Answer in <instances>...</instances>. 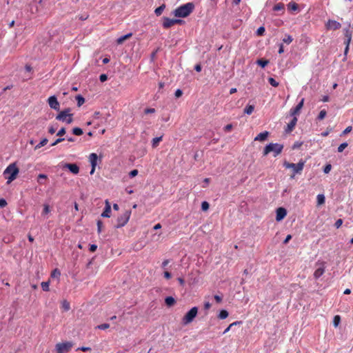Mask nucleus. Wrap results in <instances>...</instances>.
Returning a JSON list of instances; mask_svg holds the SVG:
<instances>
[{
  "label": "nucleus",
  "instance_id": "obj_1",
  "mask_svg": "<svg viewBox=\"0 0 353 353\" xmlns=\"http://www.w3.org/2000/svg\"><path fill=\"white\" fill-rule=\"evenodd\" d=\"M194 9V4L189 2L176 8L173 12V14L176 17L185 18L188 17L193 12Z\"/></svg>",
  "mask_w": 353,
  "mask_h": 353
},
{
  "label": "nucleus",
  "instance_id": "obj_2",
  "mask_svg": "<svg viewBox=\"0 0 353 353\" xmlns=\"http://www.w3.org/2000/svg\"><path fill=\"white\" fill-rule=\"evenodd\" d=\"M19 170L16 163L10 164L4 170L3 175L8 179L7 183L9 184L13 181L17 176Z\"/></svg>",
  "mask_w": 353,
  "mask_h": 353
},
{
  "label": "nucleus",
  "instance_id": "obj_3",
  "mask_svg": "<svg viewBox=\"0 0 353 353\" xmlns=\"http://www.w3.org/2000/svg\"><path fill=\"white\" fill-rule=\"evenodd\" d=\"M283 145L279 143H270L267 145L263 150V155L266 156L270 152H274V157H276L281 153Z\"/></svg>",
  "mask_w": 353,
  "mask_h": 353
},
{
  "label": "nucleus",
  "instance_id": "obj_4",
  "mask_svg": "<svg viewBox=\"0 0 353 353\" xmlns=\"http://www.w3.org/2000/svg\"><path fill=\"white\" fill-rule=\"evenodd\" d=\"M56 119L70 124L73 122V114L70 113V109L67 108L61 111L56 116Z\"/></svg>",
  "mask_w": 353,
  "mask_h": 353
},
{
  "label": "nucleus",
  "instance_id": "obj_5",
  "mask_svg": "<svg viewBox=\"0 0 353 353\" xmlns=\"http://www.w3.org/2000/svg\"><path fill=\"white\" fill-rule=\"evenodd\" d=\"M304 165H305V162L303 161H300L296 164L293 163H289L288 161H284V163H283V166L285 168L292 169L293 175L291 176L292 178H293L296 174H299L302 172Z\"/></svg>",
  "mask_w": 353,
  "mask_h": 353
},
{
  "label": "nucleus",
  "instance_id": "obj_6",
  "mask_svg": "<svg viewBox=\"0 0 353 353\" xmlns=\"http://www.w3.org/2000/svg\"><path fill=\"white\" fill-rule=\"evenodd\" d=\"M198 313V307H192L183 317L182 323L184 325H188L193 321Z\"/></svg>",
  "mask_w": 353,
  "mask_h": 353
},
{
  "label": "nucleus",
  "instance_id": "obj_7",
  "mask_svg": "<svg viewBox=\"0 0 353 353\" xmlns=\"http://www.w3.org/2000/svg\"><path fill=\"white\" fill-rule=\"evenodd\" d=\"M131 215L130 210H125L121 215L117 218V223L115 225L116 228H119L127 224Z\"/></svg>",
  "mask_w": 353,
  "mask_h": 353
},
{
  "label": "nucleus",
  "instance_id": "obj_8",
  "mask_svg": "<svg viewBox=\"0 0 353 353\" xmlns=\"http://www.w3.org/2000/svg\"><path fill=\"white\" fill-rule=\"evenodd\" d=\"M316 269L314 272V277L317 279L321 276L325 271V262L318 261L316 263Z\"/></svg>",
  "mask_w": 353,
  "mask_h": 353
},
{
  "label": "nucleus",
  "instance_id": "obj_9",
  "mask_svg": "<svg viewBox=\"0 0 353 353\" xmlns=\"http://www.w3.org/2000/svg\"><path fill=\"white\" fill-rule=\"evenodd\" d=\"M72 345L70 342L57 343L56 345L57 353H68L72 348Z\"/></svg>",
  "mask_w": 353,
  "mask_h": 353
},
{
  "label": "nucleus",
  "instance_id": "obj_10",
  "mask_svg": "<svg viewBox=\"0 0 353 353\" xmlns=\"http://www.w3.org/2000/svg\"><path fill=\"white\" fill-rule=\"evenodd\" d=\"M325 27L327 30H336L341 28V25L335 20L329 19L325 24Z\"/></svg>",
  "mask_w": 353,
  "mask_h": 353
},
{
  "label": "nucleus",
  "instance_id": "obj_11",
  "mask_svg": "<svg viewBox=\"0 0 353 353\" xmlns=\"http://www.w3.org/2000/svg\"><path fill=\"white\" fill-rule=\"evenodd\" d=\"M48 102L49 104V106L55 110H59L60 108V105L59 101H57V99L55 96H51L48 98Z\"/></svg>",
  "mask_w": 353,
  "mask_h": 353
},
{
  "label": "nucleus",
  "instance_id": "obj_12",
  "mask_svg": "<svg viewBox=\"0 0 353 353\" xmlns=\"http://www.w3.org/2000/svg\"><path fill=\"white\" fill-rule=\"evenodd\" d=\"M98 156L96 153H91L89 156V161L92 165L90 174H93L97 164Z\"/></svg>",
  "mask_w": 353,
  "mask_h": 353
},
{
  "label": "nucleus",
  "instance_id": "obj_13",
  "mask_svg": "<svg viewBox=\"0 0 353 353\" xmlns=\"http://www.w3.org/2000/svg\"><path fill=\"white\" fill-rule=\"evenodd\" d=\"M303 104H304V99H302L295 108H292L290 110V114L294 117H295V115L299 114L300 111L303 106Z\"/></svg>",
  "mask_w": 353,
  "mask_h": 353
},
{
  "label": "nucleus",
  "instance_id": "obj_14",
  "mask_svg": "<svg viewBox=\"0 0 353 353\" xmlns=\"http://www.w3.org/2000/svg\"><path fill=\"white\" fill-rule=\"evenodd\" d=\"M287 214V211L283 208H279L276 210V220L280 221L285 218Z\"/></svg>",
  "mask_w": 353,
  "mask_h": 353
},
{
  "label": "nucleus",
  "instance_id": "obj_15",
  "mask_svg": "<svg viewBox=\"0 0 353 353\" xmlns=\"http://www.w3.org/2000/svg\"><path fill=\"white\" fill-rule=\"evenodd\" d=\"M343 31L345 36L344 43L345 44V46H350V43L352 40V32L348 28H345Z\"/></svg>",
  "mask_w": 353,
  "mask_h": 353
},
{
  "label": "nucleus",
  "instance_id": "obj_16",
  "mask_svg": "<svg viewBox=\"0 0 353 353\" xmlns=\"http://www.w3.org/2000/svg\"><path fill=\"white\" fill-rule=\"evenodd\" d=\"M63 168H68L72 173L74 174H78L79 172V168L75 163H65Z\"/></svg>",
  "mask_w": 353,
  "mask_h": 353
},
{
  "label": "nucleus",
  "instance_id": "obj_17",
  "mask_svg": "<svg viewBox=\"0 0 353 353\" xmlns=\"http://www.w3.org/2000/svg\"><path fill=\"white\" fill-rule=\"evenodd\" d=\"M110 214H111L110 203H109V201L108 200H106L105 201V206L103 212L101 214V216L109 218V217H110Z\"/></svg>",
  "mask_w": 353,
  "mask_h": 353
},
{
  "label": "nucleus",
  "instance_id": "obj_18",
  "mask_svg": "<svg viewBox=\"0 0 353 353\" xmlns=\"http://www.w3.org/2000/svg\"><path fill=\"white\" fill-rule=\"evenodd\" d=\"M296 123H297V118L296 117H294L292 118V121L287 125V127L285 130V132L286 133L291 132L294 130Z\"/></svg>",
  "mask_w": 353,
  "mask_h": 353
},
{
  "label": "nucleus",
  "instance_id": "obj_19",
  "mask_svg": "<svg viewBox=\"0 0 353 353\" xmlns=\"http://www.w3.org/2000/svg\"><path fill=\"white\" fill-rule=\"evenodd\" d=\"M174 24V19H170L168 17H164L163 18V27L165 28V29H168V28H170V27L173 26Z\"/></svg>",
  "mask_w": 353,
  "mask_h": 353
},
{
  "label": "nucleus",
  "instance_id": "obj_20",
  "mask_svg": "<svg viewBox=\"0 0 353 353\" xmlns=\"http://www.w3.org/2000/svg\"><path fill=\"white\" fill-rule=\"evenodd\" d=\"M268 134L269 132L268 131L261 132L254 138V141H263L268 138Z\"/></svg>",
  "mask_w": 353,
  "mask_h": 353
},
{
  "label": "nucleus",
  "instance_id": "obj_21",
  "mask_svg": "<svg viewBox=\"0 0 353 353\" xmlns=\"http://www.w3.org/2000/svg\"><path fill=\"white\" fill-rule=\"evenodd\" d=\"M132 36V33H128L125 35L121 36L117 39V43L118 45L122 44L125 40L130 39Z\"/></svg>",
  "mask_w": 353,
  "mask_h": 353
},
{
  "label": "nucleus",
  "instance_id": "obj_22",
  "mask_svg": "<svg viewBox=\"0 0 353 353\" xmlns=\"http://www.w3.org/2000/svg\"><path fill=\"white\" fill-rule=\"evenodd\" d=\"M165 303L167 306L171 307L175 304L176 301L172 296H167L165 299Z\"/></svg>",
  "mask_w": 353,
  "mask_h": 353
},
{
  "label": "nucleus",
  "instance_id": "obj_23",
  "mask_svg": "<svg viewBox=\"0 0 353 353\" xmlns=\"http://www.w3.org/2000/svg\"><path fill=\"white\" fill-rule=\"evenodd\" d=\"M288 9L290 11H296L299 9V6L295 2H290L288 4Z\"/></svg>",
  "mask_w": 353,
  "mask_h": 353
},
{
  "label": "nucleus",
  "instance_id": "obj_24",
  "mask_svg": "<svg viewBox=\"0 0 353 353\" xmlns=\"http://www.w3.org/2000/svg\"><path fill=\"white\" fill-rule=\"evenodd\" d=\"M165 8V5L162 4L159 7L157 8L154 10V13L157 16H160Z\"/></svg>",
  "mask_w": 353,
  "mask_h": 353
},
{
  "label": "nucleus",
  "instance_id": "obj_25",
  "mask_svg": "<svg viewBox=\"0 0 353 353\" xmlns=\"http://www.w3.org/2000/svg\"><path fill=\"white\" fill-rule=\"evenodd\" d=\"M162 138H163L162 136L154 138L152 141V148H154L157 147L159 142L162 141Z\"/></svg>",
  "mask_w": 353,
  "mask_h": 353
},
{
  "label": "nucleus",
  "instance_id": "obj_26",
  "mask_svg": "<svg viewBox=\"0 0 353 353\" xmlns=\"http://www.w3.org/2000/svg\"><path fill=\"white\" fill-rule=\"evenodd\" d=\"M48 140L46 138H43L35 147L34 150H38L41 148V147L46 145L48 143Z\"/></svg>",
  "mask_w": 353,
  "mask_h": 353
},
{
  "label": "nucleus",
  "instance_id": "obj_27",
  "mask_svg": "<svg viewBox=\"0 0 353 353\" xmlns=\"http://www.w3.org/2000/svg\"><path fill=\"white\" fill-rule=\"evenodd\" d=\"M256 63L262 68H265L268 63L269 61L266 59H258Z\"/></svg>",
  "mask_w": 353,
  "mask_h": 353
},
{
  "label": "nucleus",
  "instance_id": "obj_28",
  "mask_svg": "<svg viewBox=\"0 0 353 353\" xmlns=\"http://www.w3.org/2000/svg\"><path fill=\"white\" fill-rule=\"evenodd\" d=\"M284 8H285V6L283 3H276L274 7H273V10L274 11H283L284 10Z\"/></svg>",
  "mask_w": 353,
  "mask_h": 353
},
{
  "label": "nucleus",
  "instance_id": "obj_29",
  "mask_svg": "<svg viewBox=\"0 0 353 353\" xmlns=\"http://www.w3.org/2000/svg\"><path fill=\"white\" fill-rule=\"evenodd\" d=\"M254 107L252 105H248L244 109V112L247 114H251L254 111Z\"/></svg>",
  "mask_w": 353,
  "mask_h": 353
},
{
  "label": "nucleus",
  "instance_id": "obj_30",
  "mask_svg": "<svg viewBox=\"0 0 353 353\" xmlns=\"http://www.w3.org/2000/svg\"><path fill=\"white\" fill-rule=\"evenodd\" d=\"M76 99L77 101L78 107L81 106L85 103V99L81 95H77Z\"/></svg>",
  "mask_w": 353,
  "mask_h": 353
},
{
  "label": "nucleus",
  "instance_id": "obj_31",
  "mask_svg": "<svg viewBox=\"0 0 353 353\" xmlns=\"http://www.w3.org/2000/svg\"><path fill=\"white\" fill-rule=\"evenodd\" d=\"M228 315H229V314H228V311H226L225 310H222L219 314V318L220 319H225L228 316Z\"/></svg>",
  "mask_w": 353,
  "mask_h": 353
},
{
  "label": "nucleus",
  "instance_id": "obj_32",
  "mask_svg": "<svg viewBox=\"0 0 353 353\" xmlns=\"http://www.w3.org/2000/svg\"><path fill=\"white\" fill-rule=\"evenodd\" d=\"M316 199L318 205H320L325 203V196L323 194H318Z\"/></svg>",
  "mask_w": 353,
  "mask_h": 353
},
{
  "label": "nucleus",
  "instance_id": "obj_33",
  "mask_svg": "<svg viewBox=\"0 0 353 353\" xmlns=\"http://www.w3.org/2000/svg\"><path fill=\"white\" fill-rule=\"evenodd\" d=\"M72 133L77 136H80L83 134V132L80 128H74L72 129Z\"/></svg>",
  "mask_w": 353,
  "mask_h": 353
},
{
  "label": "nucleus",
  "instance_id": "obj_34",
  "mask_svg": "<svg viewBox=\"0 0 353 353\" xmlns=\"http://www.w3.org/2000/svg\"><path fill=\"white\" fill-rule=\"evenodd\" d=\"M61 275V272L57 269H54L51 273V277L59 278Z\"/></svg>",
  "mask_w": 353,
  "mask_h": 353
},
{
  "label": "nucleus",
  "instance_id": "obj_35",
  "mask_svg": "<svg viewBox=\"0 0 353 353\" xmlns=\"http://www.w3.org/2000/svg\"><path fill=\"white\" fill-rule=\"evenodd\" d=\"M49 285H50V282L49 281H46V282H42L41 283V288L43 289V291L45 292H48L49 291Z\"/></svg>",
  "mask_w": 353,
  "mask_h": 353
},
{
  "label": "nucleus",
  "instance_id": "obj_36",
  "mask_svg": "<svg viewBox=\"0 0 353 353\" xmlns=\"http://www.w3.org/2000/svg\"><path fill=\"white\" fill-rule=\"evenodd\" d=\"M268 82L270 83V84L273 86V87H277L279 86V82H277L274 78L272 77H270L268 79Z\"/></svg>",
  "mask_w": 353,
  "mask_h": 353
},
{
  "label": "nucleus",
  "instance_id": "obj_37",
  "mask_svg": "<svg viewBox=\"0 0 353 353\" xmlns=\"http://www.w3.org/2000/svg\"><path fill=\"white\" fill-rule=\"evenodd\" d=\"M326 114H327L326 110H322L320 111V112H319V114L318 115L317 119L319 120H323L325 117Z\"/></svg>",
  "mask_w": 353,
  "mask_h": 353
},
{
  "label": "nucleus",
  "instance_id": "obj_38",
  "mask_svg": "<svg viewBox=\"0 0 353 353\" xmlns=\"http://www.w3.org/2000/svg\"><path fill=\"white\" fill-rule=\"evenodd\" d=\"M293 38L290 35H287L284 39H283V41L287 44H290L292 42Z\"/></svg>",
  "mask_w": 353,
  "mask_h": 353
},
{
  "label": "nucleus",
  "instance_id": "obj_39",
  "mask_svg": "<svg viewBox=\"0 0 353 353\" xmlns=\"http://www.w3.org/2000/svg\"><path fill=\"white\" fill-rule=\"evenodd\" d=\"M348 144L347 143H343L338 147V152H342L347 147Z\"/></svg>",
  "mask_w": 353,
  "mask_h": 353
},
{
  "label": "nucleus",
  "instance_id": "obj_40",
  "mask_svg": "<svg viewBox=\"0 0 353 353\" xmlns=\"http://www.w3.org/2000/svg\"><path fill=\"white\" fill-rule=\"evenodd\" d=\"M110 327V324L108 323H103L101 325H99L96 327V328L99 330H106Z\"/></svg>",
  "mask_w": 353,
  "mask_h": 353
},
{
  "label": "nucleus",
  "instance_id": "obj_41",
  "mask_svg": "<svg viewBox=\"0 0 353 353\" xmlns=\"http://www.w3.org/2000/svg\"><path fill=\"white\" fill-rule=\"evenodd\" d=\"M241 322V321H235L232 323H231L223 332V334H226L228 332H229V330H230V328L234 326V325H236L237 324H240Z\"/></svg>",
  "mask_w": 353,
  "mask_h": 353
},
{
  "label": "nucleus",
  "instance_id": "obj_42",
  "mask_svg": "<svg viewBox=\"0 0 353 353\" xmlns=\"http://www.w3.org/2000/svg\"><path fill=\"white\" fill-rule=\"evenodd\" d=\"M265 31V28L263 26H261L257 29L256 34L258 36H262L264 34Z\"/></svg>",
  "mask_w": 353,
  "mask_h": 353
},
{
  "label": "nucleus",
  "instance_id": "obj_43",
  "mask_svg": "<svg viewBox=\"0 0 353 353\" xmlns=\"http://www.w3.org/2000/svg\"><path fill=\"white\" fill-rule=\"evenodd\" d=\"M62 307L65 311H68L70 309V303L67 301H64L62 303Z\"/></svg>",
  "mask_w": 353,
  "mask_h": 353
},
{
  "label": "nucleus",
  "instance_id": "obj_44",
  "mask_svg": "<svg viewBox=\"0 0 353 353\" xmlns=\"http://www.w3.org/2000/svg\"><path fill=\"white\" fill-rule=\"evenodd\" d=\"M341 318L339 315H336L334 317L333 324L335 327H337L340 323Z\"/></svg>",
  "mask_w": 353,
  "mask_h": 353
},
{
  "label": "nucleus",
  "instance_id": "obj_45",
  "mask_svg": "<svg viewBox=\"0 0 353 353\" xmlns=\"http://www.w3.org/2000/svg\"><path fill=\"white\" fill-rule=\"evenodd\" d=\"M210 205L207 201H203L201 203V209L203 211H207L209 209Z\"/></svg>",
  "mask_w": 353,
  "mask_h": 353
},
{
  "label": "nucleus",
  "instance_id": "obj_46",
  "mask_svg": "<svg viewBox=\"0 0 353 353\" xmlns=\"http://www.w3.org/2000/svg\"><path fill=\"white\" fill-rule=\"evenodd\" d=\"M50 212V209L49 205L48 204H45L43 205V209L42 214H47Z\"/></svg>",
  "mask_w": 353,
  "mask_h": 353
},
{
  "label": "nucleus",
  "instance_id": "obj_47",
  "mask_svg": "<svg viewBox=\"0 0 353 353\" xmlns=\"http://www.w3.org/2000/svg\"><path fill=\"white\" fill-rule=\"evenodd\" d=\"M47 179V175H46L44 174H39L38 175V182L40 184H43V183L41 180H43V179Z\"/></svg>",
  "mask_w": 353,
  "mask_h": 353
},
{
  "label": "nucleus",
  "instance_id": "obj_48",
  "mask_svg": "<svg viewBox=\"0 0 353 353\" xmlns=\"http://www.w3.org/2000/svg\"><path fill=\"white\" fill-rule=\"evenodd\" d=\"M65 134V128H61L57 133V136H59V137H60V138H61V137L63 136Z\"/></svg>",
  "mask_w": 353,
  "mask_h": 353
},
{
  "label": "nucleus",
  "instance_id": "obj_49",
  "mask_svg": "<svg viewBox=\"0 0 353 353\" xmlns=\"http://www.w3.org/2000/svg\"><path fill=\"white\" fill-rule=\"evenodd\" d=\"M102 226H103V223L101 220H98L97 221V232L98 233H101V231H102Z\"/></svg>",
  "mask_w": 353,
  "mask_h": 353
},
{
  "label": "nucleus",
  "instance_id": "obj_50",
  "mask_svg": "<svg viewBox=\"0 0 353 353\" xmlns=\"http://www.w3.org/2000/svg\"><path fill=\"white\" fill-rule=\"evenodd\" d=\"M331 169H332V165L330 164H327L325 166V168L323 169V172L325 174H327L330 172Z\"/></svg>",
  "mask_w": 353,
  "mask_h": 353
},
{
  "label": "nucleus",
  "instance_id": "obj_51",
  "mask_svg": "<svg viewBox=\"0 0 353 353\" xmlns=\"http://www.w3.org/2000/svg\"><path fill=\"white\" fill-rule=\"evenodd\" d=\"M137 174H138V170H132L129 173V176L131 178H133V177L136 176Z\"/></svg>",
  "mask_w": 353,
  "mask_h": 353
},
{
  "label": "nucleus",
  "instance_id": "obj_52",
  "mask_svg": "<svg viewBox=\"0 0 353 353\" xmlns=\"http://www.w3.org/2000/svg\"><path fill=\"white\" fill-rule=\"evenodd\" d=\"M342 224H343V220L339 219L336 220V221L334 223V225L336 228H339Z\"/></svg>",
  "mask_w": 353,
  "mask_h": 353
},
{
  "label": "nucleus",
  "instance_id": "obj_53",
  "mask_svg": "<svg viewBox=\"0 0 353 353\" xmlns=\"http://www.w3.org/2000/svg\"><path fill=\"white\" fill-rule=\"evenodd\" d=\"M352 126H348L342 132V135H345V134H347L348 133H350L351 131H352Z\"/></svg>",
  "mask_w": 353,
  "mask_h": 353
},
{
  "label": "nucleus",
  "instance_id": "obj_54",
  "mask_svg": "<svg viewBox=\"0 0 353 353\" xmlns=\"http://www.w3.org/2000/svg\"><path fill=\"white\" fill-rule=\"evenodd\" d=\"M155 112V109L154 108H146L144 110V113L145 114H152V113H154Z\"/></svg>",
  "mask_w": 353,
  "mask_h": 353
},
{
  "label": "nucleus",
  "instance_id": "obj_55",
  "mask_svg": "<svg viewBox=\"0 0 353 353\" xmlns=\"http://www.w3.org/2000/svg\"><path fill=\"white\" fill-rule=\"evenodd\" d=\"M64 140H65V139H64V138H59V139H57L54 142H53V143L51 144V145H52V146H54V145H57L58 143H61V142L63 141Z\"/></svg>",
  "mask_w": 353,
  "mask_h": 353
},
{
  "label": "nucleus",
  "instance_id": "obj_56",
  "mask_svg": "<svg viewBox=\"0 0 353 353\" xmlns=\"http://www.w3.org/2000/svg\"><path fill=\"white\" fill-rule=\"evenodd\" d=\"M99 79L101 82H104L108 79V76L105 74H102L99 76Z\"/></svg>",
  "mask_w": 353,
  "mask_h": 353
},
{
  "label": "nucleus",
  "instance_id": "obj_57",
  "mask_svg": "<svg viewBox=\"0 0 353 353\" xmlns=\"http://www.w3.org/2000/svg\"><path fill=\"white\" fill-rule=\"evenodd\" d=\"M182 94H183V92H182V90H180V89H177V90H176V92H175V97H176V98H179V97H181V96H182Z\"/></svg>",
  "mask_w": 353,
  "mask_h": 353
},
{
  "label": "nucleus",
  "instance_id": "obj_58",
  "mask_svg": "<svg viewBox=\"0 0 353 353\" xmlns=\"http://www.w3.org/2000/svg\"><path fill=\"white\" fill-rule=\"evenodd\" d=\"M97 245H95V244H92V245H90V248H89V250H90V251L91 252H95V251L97 250Z\"/></svg>",
  "mask_w": 353,
  "mask_h": 353
},
{
  "label": "nucleus",
  "instance_id": "obj_59",
  "mask_svg": "<svg viewBox=\"0 0 353 353\" xmlns=\"http://www.w3.org/2000/svg\"><path fill=\"white\" fill-rule=\"evenodd\" d=\"M7 205V202L4 199H0V207L4 208Z\"/></svg>",
  "mask_w": 353,
  "mask_h": 353
},
{
  "label": "nucleus",
  "instance_id": "obj_60",
  "mask_svg": "<svg viewBox=\"0 0 353 353\" xmlns=\"http://www.w3.org/2000/svg\"><path fill=\"white\" fill-rule=\"evenodd\" d=\"M233 126L232 124H228L224 127L225 132H230L232 129Z\"/></svg>",
  "mask_w": 353,
  "mask_h": 353
},
{
  "label": "nucleus",
  "instance_id": "obj_61",
  "mask_svg": "<svg viewBox=\"0 0 353 353\" xmlns=\"http://www.w3.org/2000/svg\"><path fill=\"white\" fill-rule=\"evenodd\" d=\"M163 275L166 279H170L172 277L171 273L169 272L168 271H165Z\"/></svg>",
  "mask_w": 353,
  "mask_h": 353
},
{
  "label": "nucleus",
  "instance_id": "obj_62",
  "mask_svg": "<svg viewBox=\"0 0 353 353\" xmlns=\"http://www.w3.org/2000/svg\"><path fill=\"white\" fill-rule=\"evenodd\" d=\"M55 132H56V128L53 125H51L50 127H49L48 132L50 134H53Z\"/></svg>",
  "mask_w": 353,
  "mask_h": 353
},
{
  "label": "nucleus",
  "instance_id": "obj_63",
  "mask_svg": "<svg viewBox=\"0 0 353 353\" xmlns=\"http://www.w3.org/2000/svg\"><path fill=\"white\" fill-rule=\"evenodd\" d=\"M291 239H292V235L291 234L287 235V236L285 237V240L283 241V243L284 244H287Z\"/></svg>",
  "mask_w": 353,
  "mask_h": 353
},
{
  "label": "nucleus",
  "instance_id": "obj_64",
  "mask_svg": "<svg viewBox=\"0 0 353 353\" xmlns=\"http://www.w3.org/2000/svg\"><path fill=\"white\" fill-rule=\"evenodd\" d=\"M170 263V261L168 259H165L162 263V268H165V267L168 265V264Z\"/></svg>",
  "mask_w": 353,
  "mask_h": 353
}]
</instances>
